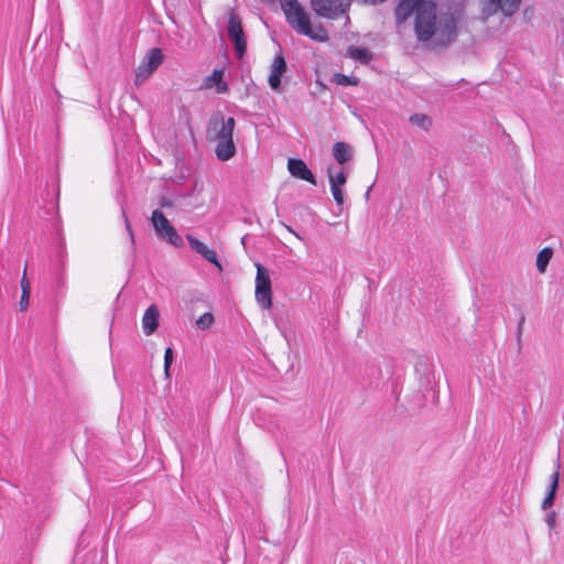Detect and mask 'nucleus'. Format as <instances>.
Here are the masks:
<instances>
[{
	"label": "nucleus",
	"instance_id": "nucleus-28",
	"mask_svg": "<svg viewBox=\"0 0 564 564\" xmlns=\"http://www.w3.org/2000/svg\"><path fill=\"white\" fill-rule=\"evenodd\" d=\"M123 216H126V215L123 214ZM124 221H126L127 230H128V232H129V235H130V238H131V242L133 243V242H134V240H133V234H132V229H131V226H130V224H129V221H128L127 217H124Z\"/></svg>",
	"mask_w": 564,
	"mask_h": 564
},
{
	"label": "nucleus",
	"instance_id": "nucleus-27",
	"mask_svg": "<svg viewBox=\"0 0 564 564\" xmlns=\"http://www.w3.org/2000/svg\"><path fill=\"white\" fill-rule=\"evenodd\" d=\"M21 291L24 292V291H28L29 293L31 292V286H30V282L26 278V272L24 271L23 272V275H22V279H21Z\"/></svg>",
	"mask_w": 564,
	"mask_h": 564
},
{
	"label": "nucleus",
	"instance_id": "nucleus-12",
	"mask_svg": "<svg viewBox=\"0 0 564 564\" xmlns=\"http://www.w3.org/2000/svg\"><path fill=\"white\" fill-rule=\"evenodd\" d=\"M186 239L193 250L203 256L208 262L215 264L220 271L221 264L218 261V256L214 249H209L205 243L192 235H187Z\"/></svg>",
	"mask_w": 564,
	"mask_h": 564
},
{
	"label": "nucleus",
	"instance_id": "nucleus-10",
	"mask_svg": "<svg viewBox=\"0 0 564 564\" xmlns=\"http://www.w3.org/2000/svg\"><path fill=\"white\" fill-rule=\"evenodd\" d=\"M286 72V63L282 54L274 57L269 75V86L274 91H281V77Z\"/></svg>",
	"mask_w": 564,
	"mask_h": 564
},
{
	"label": "nucleus",
	"instance_id": "nucleus-2",
	"mask_svg": "<svg viewBox=\"0 0 564 564\" xmlns=\"http://www.w3.org/2000/svg\"><path fill=\"white\" fill-rule=\"evenodd\" d=\"M288 23L302 35H306L316 42H326L327 32L323 26L313 28L311 19L297 0H279Z\"/></svg>",
	"mask_w": 564,
	"mask_h": 564
},
{
	"label": "nucleus",
	"instance_id": "nucleus-19",
	"mask_svg": "<svg viewBox=\"0 0 564 564\" xmlns=\"http://www.w3.org/2000/svg\"><path fill=\"white\" fill-rule=\"evenodd\" d=\"M348 54L351 58L361 63H368L371 59V53L365 47L350 46L348 48Z\"/></svg>",
	"mask_w": 564,
	"mask_h": 564
},
{
	"label": "nucleus",
	"instance_id": "nucleus-18",
	"mask_svg": "<svg viewBox=\"0 0 564 564\" xmlns=\"http://www.w3.org/2000/svg\"><path fill=\"white\" fill-rule=\"evenodd\" d=\"M553 257V249L550 247L543 248L536 256V269L540 273H544Z\"/></svg>",
	"mask_w": 564,
	"mask_h": 564
},
{
	"label": "nucleus",
	"instance_id": "nucleus-29",
	"mask_svg": "<svg viewBox=\"0 0 564 564\" xmlns=\"http://www.w3.org/2000/svg\"><path fill=\"white\" fill-rule=\"evenodd\" d=\"M446 31H447V36H448V40L452 37V35L454 34V25L453 23H449L446 25Z\"/></svg>",
	"mask_w": 564,
	"mask_h": 564
},
{
	"label": "nucleus",
	"instance_id": "nucleus-7",
	"mask_svg": "<svg viewBox=\"0 0 564 564\" xmlns=\"http://www.w3.org/2000/svg\"><path fill=\"white\" fill-rule=\"evenodd\" d=\"M351 0H311L312 9L319 17L336 19L345 14Z\"/></svg>",
	"mask_w": 564,
	"mask_h": 564
},
{
	"label": "nucleus",
	"instance_id": "nucleus-8",
	"mask_svg": "<svg viewBox=\"0 0 564 564\" xmlns=\"http://www.w3.org/2000/svg\"><path fill=\"white\" fill-rule=\"evenodd\" d=\"M522 0H481V12L485 17L501 13L506 18L514 15Z\"/></svg>",
	"mask_w": 564,
	"mask_h": 564
},
{
	"label": "nucleus",
	"instance_id": "nucleus-16",
	"mask_svg": "<svg viewBox=\"0 0 564 564\" xmlns=\"http://www.w3.org/2000/svg\"><path fill=\"white\" fill-rule=\"evenodd\" d=\"M333 156L339 164H345L352 158V148L345 142H335L333 145Z\"/></svg>",
	"mask_w": 564,
	"mask_h": 564
},
{
	"label": "nucleus",
	"instance_id": "nucleus-30",
	"mask_svg": "<svg viewBox=\"0 0 564 564\" xmlns=\"http://www.w3.org/2000/svg\"><path fill=\"white\" fill-rule=\"evenodd\" d=\"M160 205L161 207H170L172 204L170 200H167L166 198H163L161 202H160Z\"/></svg>",
	"mask_w": 564,
	"mask_h": 564
},
{
	"label": "nucleus",
	"instance_id": "nucleus-13",
	"mask_svg": "<svg viewBox=\"0 0 564 564\" xmlns=\"http://www.w3.org/2000/svg\"><path fill=\"white\" fill-rule=\"evenodd\" d=\"M203 89L215 88L217 94H225L228 91V85L224 80V69H214L210 75L204 78L202 84Z\"/></svg>",
	"mask_w": 564,
	"mask_h": 564
},
{
	"label": "nucleus",
	"instance_id": "nucleus-4",
	"mask_svg": "<svg viewBox=\"0 0 564 564\" xmlns=\"http://www.w3.org/2000/svg\"><path fill=\"white\" fill-rule=\"evenodd\" d=\"M151 224L156 236L174 247H183L184 242L177 230L160 209H154L151 215Z\"/></svg>",
	"mask_w": 564,
	"mask_h": 564
},
{
	"label": "nucleus",
	"instance_id": "nucleus-24",
	"mask_svg": "<svg viewBox=\"0 0 564 564\" xmlns=\"http://www.w3.org/2000/svg\"><path fill=\"white\" fill-rule=\"evenodd\" d=\"M330 192H332V195H333L336 204L338 206H341L344 204V200H345L343 186H337L335 184H332L330 185Z\"/></svg>",
	"mask_w": 564,
	"mask_h": 564
},
{
	"label": "nucleus",
	"instance_id": "nucleus-5",
	"mask_svg": "<svg viewBox=\"0 0 564 564\" xmlns=\"http://www.w3.org/2000/svg\"><path fill=\"white\" fill-rule=\"evenodd\" d=\"M256 267V300L262 308L268 310L272 305L271 279L263 265L257 263Z\"/></svg>",
	"mask_w": 564,
	"mask_h": 564
},
{
	"label": "nucleus",
	"instance_id": "nucleus-21",
	"mask_svg": "<svg viewBox=\"0 0 564 564\" xmlns=\"http://www.w3.org/2000/svg\"><path fill=\"white\" fill-rule=\"evenodd\" d=\"M327 174H328L329 185L335 184L337 186H344L346 184L347 176L343 170L334 173L332 171V169H328Z\"/></svg>",
	"mask_w": 564,
	"mask_h": 564
},
{
	"label": "nucleus",
	"instance_id": "nucleus-26",
	"mask_svg": "<svg viewBox=\"0 0 564 564\" xmlns=\"http://www.w3.org/2000/svg\"><path fill=\"white\" fill-rule=\"evenodd\" d=\"M29 301H30V293L28 291L22 292L21 299L19 302L20 311H26V308L29 306Z\"/></svg>",
	"mask_w": 564,
	"mask_h": 564
},
{
	"label": "nucleus",
	"instance_id": "nucleus-17",
	"mask_svg": "<svg viewBox=\"0 0 564 564\" xmlns=\"http://www.w3.org/2000/svg\"><path fill=\"white\" fill-rule=\"evenodd\" d=\"M558 477H560L558 470L553 473L551 476L549 492L545 496V498L543 499L542 505H541L543 510H547L554 503L555 492H556V489L558 486Z\"/></svg>",
	"mask_w": 564,
	"mask_h": 564
},
{
	"label": "nucleus",
	"instance_id": "nucleus-1",
	"mask_svg": "<svg viewBox=\"0 0 564 564\" xmlns=\"http://www.w3.org/2000/svg\"><path fill=\"white\" fill-rule=\"evenodd\" d=\"M236 121L232 117L225 118L218 113L212 117L207 129V139L216 142L215 153L219 161H228L236 154L232 139Z\"/></svg>",
	"mask_w": 564,
	"mask_h": 564
},
{
	"label": "nucleus",
	"instance_id": "nucleus-25",
	"mask_svg": "<svg viewBox=\"0 0 564 564\" xmlns=\"http://www.w3.org/2000/svg\"><path fill=\"white\" fill-rule=\"evenodd\" d=\"M172 362H173V350L171 347H167L164 352V371H165L166 376H169V369H170V366L172 365Z\"/></svg>",
	"mask_w": 564,
	"mask_h": 564
},
{
	"label": "nucleus",
	"instance_id": "nucleus-20",
	"mask_svg": "<svg viewBox=\"0 0 564 564\" xmlns=\"http://www.w3.org/2000/svg\"><path fill=\"white\" fill-rule=\"evenodd\" d=\"M410 122L414 126L420 127L423 130H427L431 127V119L423 113H414L410 117Z\"/></svg>",
	"mask_w": 564,
	"mask_h": 564
},
{
	"label": "nucleus",
	"instance_id": "nucleus-14",
	"mask_svg": "<svg viewBox=\"0 0 564 564\" xmlns=\"http://www.w3.org/2000/svg\"><path fill=\"white\" fill-rule=\"evenodd\" d=\"M426 2L427 1L423 0H400L395 9V18L398 23L404 22L413 11H415L416 14L419 6Z\"/></svg>",
	"mask_w": 564,
	"mask_h": 564
},
{
	"label": "nucleus",
	"instance_id": "nucleus-3",
	"mask_svg": "<svg viewBox=\"0 0 564 564\" xmlns=\"http://www.w3.org/2000/svg\"><path fill=\"white\" fill-rule=\"evenodd\" d=\"M415 33L420 41H429L437 33L436 7L431 1L422 3L415 15Z\"/></svg>",
	"mask_w": 564,
	"mask_h": 564
},
{
	"label": "nucleus",
	"instance_id": "nucleus-32",
	"mask_svg": "<svg viewBox=\"0 0 564 564\" xmlns=\"http://www.w3.org/2000/svg\"><path fill=\"white\" fill-rule=\"evenodd\" d=\"M286 229L293 235H295L296 238L302 239L301 236L297 232H295L291 227L286 226Z\"/></svg>",
	"mask_w": 564,
	"mask_h": 564
},
{
	"label": "nucleus",
	"instance_id": "nucleus-31",
	"mask_svg": "<svg viewBox=\"0 0 564 564\" xmlns=\"http://www.w3.org/2000/svg\"><path fill=\"white\" fill-rule=\"evenodd\" d=\"M547 523H549L550 527H553V524H554V514H551V516L547 517Z\"/></svg>",
	"mask_w": 564,
	"mask_h": 564
},
{
	"label": "nucleus",
	"instance_id": "nucleus-9",
	"mask_svg": "<svg viewBox=\"0 0 564 564\" xmlns=\"http://www.w3.org/2000/svg\"><path fill=\"white\" fill-rule=\"evenodd\" d=\"M228 37L232 42L238 58H241L247 50V41L241 25V20L234 10L228 13Z\"/></svg>",
	"mask_w": 564,
	"mask_h": 564
},
{
	"label": "nucleus",
	"instance_id": "nucleus-11",
	"mask_svg": "<svg viewBox=\"0 0 564 564\" xmlns=\"http://www.w3.org/2000/svg\"><path fill=\"white\" fill-rule=\"evenodd\" d=\"M288 170L292 176L316 185L315 176L303 160L290 159L288 161Z\"/></svg>",
	"mask_w": 564,
	"mask_h": 564
},
{
	"label": "nucleus",
	"instance_id": "nucleus-6",
	"mask_svg": "<svg viewBox=\"0 0 564 564\" xmlns=\"http://www.w3.org/2000/svg\"><path fill=\"white\" fill-rule=\"evenodd\" d=\"M163 62V53L160 48H151L135 70V85L141 86L156 70Z\"/></svg>",
	"mask_w": 564,
	"mask_h": 564
},
{
	"label": "nucleus",
	"instance_id": "nucleus-22",
	"mask_svg": "<svg viewBox=\"0 0 564 564\" xmlns=\"http://www.w3.org/2000/svg\"><path fill=\"white\" fill-rule=\"evenodd\" d=\"M334 82L337 85H341V86H356V85H358L359 79L355 76H347L344 74H335Z\"/></svg>",
	"mask_w": 564,
	"mask_h": 564
},
{
	"label": "nucleus",
	"instance_id": "nucleus-15",
	"mask_svg": "<svg viewBox=\"0 0 564 564\" xmlns=\"http://www.w3.org/2000/svg\"><path fill=\"white\" fill-rule=\"evenodd\" d=\"M159 310L155 305H150L142 317V328L145 335H151L159 326Z\"/></svg>",
	"mask_w": 564,
	"mask_h": 564
},
{
	"label": "nucleus",
	"instance_id": "nucleus-23",
	"mask_svg": "<svg viewBox=\"0 0 564 564\" xmlns=\"http://www.w3.org/2000/svg\"><path fill=\"white\" fill-rule=\"evenodd\" d=\"M214 323V316L212 313H204L196 321V325L199 329H208Z\"/></svg>",
	"mask_w": 564,
	"mask_h": 564
}]
</instances>
